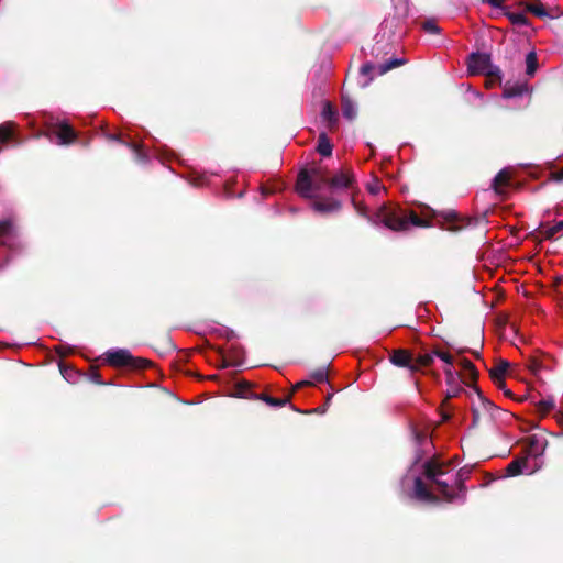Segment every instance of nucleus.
<instances>
[{
	"label": "nucleus",
	"instance_id": "nucleus-4",
	"mask_svg": "<svg viewBox=\"0 0 563 563\" xmlns=\"http://www.w3.org/2000/svg\"><path fill=\"white\" fill-rule=\"evenodd\" d=\"M384 224L394 231H405L409 228L407 217L399 216L396 212H386L383 218Z\"/></svg>",
	"mask_w": 563,
	"mask_h": 563
},
{
	"label": "nucleus",
	"instance_id": "nucleus-37",
	"mask_svg": "<svg viewBox=\"0 0 563 563\" xmlns=\"http://www.w3.org/2000/svg\"><path fill=\"white\" fill-rule=\"evenodd\" d=\"M450 389L448 390V397H455L460 390L459 384L457 385H449Z\"/></svg>",
	"mask_w": 563,
	"mask_h": 563
},
{
	"label": "nucleus",
	"instance_id": "nucleus-32",
	"mask_svg": "<svg viewBox=\"0 0 563 563\" xmlns=\"http://www.w3.org/2000/svg\"><path fill=\"white\" fill-rule=\"evenodd\" d=\"M423 30L432 34H437L440 31L439 26L433 21H426L423 23Z\"/></svg>",
	"mask_w": 563,
	"mask_h": 563
},
{
	"label": "nucleus",
	"instance_id": "nucleus-10",
	"mask_svg": "<svg viewBox=\"0 0 563 563\" xmlns=\"http://www.w3.org/2000/svg\"><path fill=\"white\" fill-rule=\"evenodd\" d=\"M510 180V172L508 169H501L493 180V187L499 195L504 194V189L508 186Z\"/></svg>",
	"mask_w": 563,
	"mask_h": 563
},
{
	"label": "nucleus",
	"instance_id": "nucleus-24",
	"mask_svg": "<svg viewBox=\"0 0 563 563\" xmlns=\"http://www.w3.org/2000/svg\"><path fill=\"white\" fill-rule=\"evenodd\" d=\"M508 19L511 21L512 24L516 25H527L528 19L522 13H508Z\"/></svg>",
	"mask_w": 563,
	"mask_h": 563
},
{
	"label": "nucleus",
	"instance_id": "nucleus-35",
	"mask_svg": "<svg viewBox=\"0 0 563 563\" xmlns=\"http://www.w3.org/2000/svg\"><path fill=\"white\" fill-rule=\"evenodd\" d=\"M266 402L271 406L282 407L287 402V399H274L271 397L265 398Z\"/></svg>",
	"mask_w": 563,
	"mask_h": 563
},
{
	"label": "nucleus",
	"instance_id": "nucleus-6",
	"mask_svg": "<svg viewBox=\"0 0 563 563\" xmlns=\"http://www.w3.org/2000/svg\"><path fill=\"white\" fill-rule=\"evenodd\" d=\"M413 495L421 501L433 503L437 500L434 495L428 490L420 477H416L415 479Z\"/></svg>",
	"mask_w": 563,
	"mask_h": 563
},
{
	"label": "nucleus",
	"instance_id": "nucleus-33",
	"mask_svg": "<svg viewBox=\"0 0 563 563\" xmlns=\"http://www.w3.org/2000/svg\"><path fill=\"white\" fill-rule=\"evenodd\" d=\"M322 115L325 120L331 121L335 117V112L329 103H325L322 110Z\"/></svg>",
	"mask_w": 563,
	"mask_h": 563
},
{
	"label": "nucleus",
	"instance_id": "nucleus-8",
	"mask_svg": "<svg viewBox=\"0 0 563 563\" xmlns=\"http://www.w3.org/2000/svg\"><path fill=\"white\" fill-rule=\"evenodd\" d=\"M390 361L396 366L408 367L412 372L417 369V366L411 364V355L407 351H395L390 357Z\"/></svg>",
	"mask_w": 563,
	"mask_h": 563
},
{
	"label": "nucleus",
	"instance_id": "nucleus-1",
	"mask_svg": "<svg viewBox=\"0 0 563 563\" xmlns=\"http://www.w3.org/2000/svg\"><path fill=\"white\" fill-rule=\"evenodd\" d=\"M424 475L428 481L437 485V489L445 500L452 501L459 497L455 493L456 475L449 464L439 460H430L424 464Z\"/></svg>",
	"mask_w": 563,
	"mask_h": 563
},
{
	"label": "nucleus",
	"instance_id": "nucleus-30",
	"mask_svg": "<svg viewBox=\"0 0 563 563\" xmlns=\"http://www.w3.org/2000/svg\"><path fill=\"white\" fill-rule=\"evenodd\" d=\"M434 355L443 361L446 366H452L455 363V358H453L449 353L435 352Z\"/></svg>",
	"mask_w": 563,
	"mask_h": 563
},
{
	"label": "nucleus",
	"instance_id": "nucleus-19",
	"mask_svg": "<svg viewBox=\"0 0 563 563\" xmlns=\"http://www.w3.org/2000/svg\"><path fill=\"white\" fill-rule=\"evenodd\" d=\"M405 64V59H400V58H393L384 64H380L377 68V73L379 75H383L385 73H387L388 70L395 68V67H398V66H401Z\"/></svg>",
	"mask_w": 563,
	"mask_h": 563
},
{
	"label": "nucleus",
	"instance_id": "nucleus-25",
	"mask_svg": "<svg viewBox=\"0 0 563 563\" xmlns=\"http://www.w3.org/2000/svg\"><path fill=\"white\" fill-rule=\"evenodd\" d=\"M527 10L533 13L534 15L539 18H547L549 14L547 13L545 9L541 4H528Z\"/></svg>",
	"mask_w": 563,
	"mask_h": 563
},
{
	"label": "nucleus",
	"instance_id": "nucleus-34",
	"mask_svg": "<svg viewBox=\"0 0 563 563\" xmlns=\"http://www.w3.org/2000/svg\"><path fill=\"white\" fill-rule=\"evenodd\" d=\"M481 405L483 406V409L490 416H493V411L497 409L495 405L487 399H481Z\"/></svg>",
	"mask_w": 563,
	"mask_h": 563
},
{
	"label": "nucleus",
	"instance_id": "nucleus-17",
	"mask_svg": "<svg viewBox=\"0 0 563 563\" xmlns=\"http://www.w3.org/2000/svg\"><path fill=\"white\" fill-rule=\"evenodd\" d=\"M562 229H563V221H559L552 225H543L540 231V234L547 239H552Z\"/></svg>",
	"mask_w": 563,
	"mask_h": 563
},
{
	"label": "nucleus",
	"instance_id": "nucleus-36",
	"mask_svg": "<svg viewBox=\"0 0 563 563\" xmlns=\"http://www.w3.org/2000/svg\"><path fill=\"white\" fill-rule=\"evenodd\" d=\"M367 188L373 195H377L380 190V185L375 180L374 183L368 184Z\"/></svg>",
	"mask_w": 563,
	"mask_h": 563
},
{
	"label": "nucleus",
	"instance_id": "nucleus-16",
	"mask_svg": "<svg viewBox=\"0 0 563 563\" xmlns=\"http://www.w3.org/2000/svg\"><path fill=\"white\" fill-rule=\"evenodd\" d=\"M342 112L346 119L353 120L357 114V108L351 100L344 98L342 102Z\"/></svg>",
	"mask_w": 563,
	"mask_h": 563
},
{
	"label": "nucleus",
	"instance_id": "nucleus-42",
	"mask_svg": "<svg viewBox=\"0 0 563 563\" xmlns=\"http://www.w3.org/2000/svg\"><path fill=\"white\" fill-rule=\"evenodd\" d=\"M474 416H475V419H478L479 417V411L477 408L474 409Z\"/></svg>",
	"mask_w": 563,
	"mask_h": 563
},
{
	"label": "nucleus",
	"instance_id": "nucleus-13",
	"mask_svg": "<svg viewBox=\"0 0 563 563\" xmlns=\"http://www.w3.org/2000/svg\"><path fill=\"white\" fill-rule=\"evenodd\" d=\"M455 364H457L462 371L464 372L465 376L470 379H475L477 372L471 361H468L465 357H456Z\"/></svg>",
	"mask_w": 563,
	"mask_h": 563
},
{
	"label": "nucleus",
	"instance_id": "nucleus-5",
	"mask_svg": "<svg viewBox=\"0 0 563 563\" xmlns=\"http://www.w3.org/2000/svg\"><path fill=\"white\" fill-rule=\"evenodd\" d=\"M54 133L56 134V137L58 139V144L60 145L70 144L76 140L75 131L66 122H60L59 124H57Z\"/></svg>",
	"mask_w": 563,
	"mask_h": 563
},
{
	"label": "nucleus",
	"instance_id": "nucleus-26",
	"mask_svg": "<svg viewBox=\"0 0 563 563\" xmlns=\"http://www.w3.org/2000/svg\"><path fill=\"white\" fill-rule=\"evenodd\" d=\"M310 377L317 383L325 382L328 379L327 369L324 367L318 368L310 374Z\"/></svg>",
	"mask_w": 563,
	"mask_h": 563
},
{
	"label": "nucleus",
	"instance_id": "nucleus-23",
	"mask_svg": "<svg viewBox=\"0 0 563 563\" xmlns=\"http://www.w3.org/2000/svg\"><path fill=\"white\" fill-rule=\"evenodd\" d=\"M13 133V124L5 123L0 125V142H7Z\"/></svg>",
	"mask_w": 563,
	"mask_h": 563
},
{
	"label": "nucleus",
	"instance_id": "nucleus-7",
	"mask_svg": "<svg viewBox=\"0 0 563 563\" xmlns=\"http://www.w3.org/2000/svg\"><path fill=\"white\" fill-rule=\"evenodd\" d=\"M296 189L302 197H306V198L311 197L312 183H311V178L307 172L303 170L298 175Z\"/></svg>",
	"mask_w": 563,
	"mask_h": 563
},
{
	"label": "nucleus",
	"instance_id": "nucleus-40",
	"mask_svg": "<svg viewBox=\"0 0 563 563\" xmlns=\"http://www.w3.org/2000/svg\"><path fill=\"white\" fill-rule=\"evenodd\" d=\"M553 176H554V179H556L559 181L563 180V168L561 170L554 173Z\"/></svg>",
	"mask_w": 563,
	"mask_h": 563
},
{
	"label": "nucleus",
	"instance_id": "nucleus-15",
	"mask_svg": "<svg viewBox=\"0 0 563 563\" xmlns=\"http://www.w3.org/2000/svg\"><path fill=\"white\" fill-rule=\"evenodd\" d=\"M317 150L322 156H330L332 153V145L324 133L319 136Z\"/></svg>",
	"mask_w": 563,
	"mask_h": 563
},
{
	"label": "nucleus",
	"instance_id": "nucleus-27",
	"mask_svg": "<svg viewBox=\"0 0 563 563\" xmlns=\"http://www.w3.org/2000/svg\"><path fill=\"white\" fill-rule=\"evenodd\" d=\"M12 231V223L9 220L0 221V239L5 238Z\"/></svg>",
	"mask_w": 563,
	"mask_h": 563
},
{
	"label": "nucleus",
	"instance_id": "nucleus-12",
	"mask_svg": "<svg viewBox=\"0 0 563 563\" xmlns=\"http://www.w3.org/2000/svg\"><path fill=\"white\" fill-rule=\"evenodd\" d=\"M510 364L507 361H499L494 367L490 368V376L495 382H503Z\"/></svg>",
	"mask_w": 563,
	"mask_h": 563
},
{
	"label": "nucleus",
	"instance_id": "nucleus-9",
	"mask_svg": "<svg viewBox=\"0 0 563 563\" xmlns=\"http://www.w3.org/2000/svg\"><path fill=\"white\" fill-rule=\"evenodd\" d=\"M508 476H517L522 473L531 474L533 470L528 466V459L515 460L506 468Z\"/></svg>",
	"mask_w": 563,
	"mask_h": 563
},
{
	"label": "nucleus",
	"instance_id": "nucleus-39",
	"mask_svg": "<svg viewBox=\"0 0 563 563\" xmlns=\"http://www.w3.org/2000/svg\"><path fill=\"white\" fill-rule=\"evenodd\" d=\"M519 93H521V91H514L511 89H505L504 97L505 98H511V97H515L516 95H519Z\"/></svg>",
	"mask_w": 563,
	"mask_h": 563
},
{
	"label": "nucleus",
	"instance_id": "nucleus-41",
	"mask_svg": "<svg viewBox=\"0 0 563 563\" xmlns=\"http://www.w3.org/2000/svg\"><path fill=\"white\" fill-rule=\"evenodd\" d=\"M311 384H312V382H310V380H302V382L298 383L296 385V387L299 388L301 386L311 385Z\"/></svg>",
	"mask_w": 563,
	"mask_h": 563
},
{
	"label": "nucleus",
	"instance_id": "nucleus-21",
	"mask_svg": "<svg viewBox=\"0 0 563 563\" xmlns=\"http://www.w3.org/2000/svg\"><path fill=\"white\" fill-rule=\"evenodd\" d=\"M444 374L446 378L448 385H457L460 382V373L454 371L453 365L452 366H445L444 367Z\"/></svg>",
	"mask_w": 563,
	"mask_h": 563
},
{
	"label": "nucleus",
	"instance_id": "nucleus-31",
	"mask_svg": "<svg viewBox=\"0 0 563 563\" xmlns=\"http://www.w3.org/2000/svg\"><path fill=\"white\" fill-rule=\"evenodd\" d=\"M434 353L433 354H424V355H421L419 358H418V365H416L417 367L418 366H429L432 362H433V357H434Z\"/></svg>",
	"mask_w": 563,
	"mask_h": 563
},
{
	"label": "nucleus",
	"instance_id": "nucleus-20",
	"mask_svg": "<svg viewBox=\"0 0 563 563\" xmlns=\"http://www.w3.org/2000/svg\"><path fill=\"white\" fill-rule=\"evenodd\" d=\"M375 68L376 67L369 63L364 64L361 67V76L365 77V79L360 82L362 87H366L372 81L371 74L375 70Z\"/></svg>",
	"mask_w": 563,
	"mask_h": 563
},
{
	"label": "nucleus",
	"instance_id": "nucleus-38",
	"mask_svg": "<svg viewBox=\"0 0 563 563\" xmlns=\"http://www.w3.org/2000/svg\"><path fill=\"white\" fill-rule=\"evenodd\" d=\"M485 3L490 4L494 8H501L503 0H483Z\"/></svg>",
	"mask_w": 563,
	"mask_h": 563
},
{
	"label": "nucleus",
	"instance_id": "nucleus-2",
	"mask_svg": "<svg viewBox=\"0 0 563 563\" xmlns=\"http://www.w3.org/2000/svg\"><path fill=\"white\" fill-rule=\"evenodd\" d=\"M470 75L484 74L492 78H500V69L492 64L490 55L485 53H473L467 63Z\"/></svg>",
	"mask_w": 563,
	"mask_h": 563
},
{
	"label": "nucleus",
	"instance_id": "nucleus-18",
	"mask_svg": "<svg viewBox=\"0 0 563 563\" xmlns=\"http://www.w3.org/2000/svg\"><path fill=\"white\" fill-rule=\"evenodd\" d=\"M526 65H527V75L528 76H533L536 70H537V66H538V58H537V54L532 51V52H529L526 56Z\"/></svg>",
	"mask_w": 563,
	"mask_h": 563
},
{
	"label": "nucleus",
	"instance_id": "nucleus-22",
	"mask_svg": "<svg viewBox=\"0 0 563 563\" xmlns=\"http://www.w3.org/2000/svg\"><path fill=\"white\" fill-rule=\"evenodd\" d=\"M538 407L542 413H547L554 409V399L552 397L543 398L538 402Z\"/></svg>",
	"mask_w": 563,
	"mask_h": 563
},
{
	"label": "nucleus",
	"instance_id": "nucleus-29",
	"mask_svg": "<svg viewBox=\"0 0 563 563\" xmlns=\"http://www.w3.org/2000/svg\"><path fill=\"white\" fill-rule=\"evenodd\" d=\"M129 146H130V147L132 148V151L134 152V154H135V159H136L137 162H145V161H146V156H145V154L143 153L142 147H141L140 145H137V144H130Z\"/></svg>",
	"mask_w": 563,
	"mask_h": 563
},
{
	"label": "nucleus",
	"instance_id": "nucleus-28",
	"mask_svg": "<svg viewBox=\"0 0 563 563\" xmlns=\"http://www.w3.org/2000/svg\"><path fill=\"white\" fill-rule=\"evenodd\" d=\"M409 221V227H428V223L420 219L416 213L411 212L410 216L407 218Z\"/></svg>",
	"mask_w": 563,
	"mask_h": 563
},
{
	"label": "nucleus",
	"instance_id": "nucleus-11",
	"mask_svg": "<svg viewBox=\"0 0 563 563\" xmlns=\"http://www.w3.org/2000/svg\"><path fill=\"white\" fill-rule=\"evenodd\" d=\"M312 208L318 212H334L341 208V203L336 200L330 199L325 201H316L312 205Z\"/></svg>",
	"mask_w": 563,
	"mask_h": 563
},
{
	"label": "nucleus",
	"instance_id": "nucleus-3",
	"mask_svg": "<svg viewBox=\"0 0 563 563\" xmlns=\"http://www.w3.org/2000/svg\"><path fill=\"white\" fill-rule=\"evenodd\" d=\"M133 357L128 350L115 349L106 353V362L112 366L132 365Z\"/></svg>",
	"mask_w": 563,
	"mask_h": 563
},
{
	"label": "nucleus",
	"instance_id": "nucleus-14",
	"mask_svg": "<svg viewBox=\"0 0 563 563\" xmlns=\"http://www.w3.org/2000/svg\"><path fill=\"white\" fill-rule=\"evenodd\" d=\"M351 183L352 176L347 173L341 172L331 179L330 185L334 188H346Z\"/></svg>",
	"mask_w": 563,
	"mask_h": 563
}]
</instances>
